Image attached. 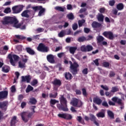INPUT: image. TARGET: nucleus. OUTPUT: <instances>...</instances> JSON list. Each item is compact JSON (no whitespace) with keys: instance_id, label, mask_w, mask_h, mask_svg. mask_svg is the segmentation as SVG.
<instances>
[{"instance_id":"obj_1","label":"nucleus","mask_w":126,"mask_h":126,"mask_svg":"<svg viewBox=\"0 0 126 126\" xmlns=\"http://www.w3.org/2000/svg\"><path fill=\"white\" fill-rule=\"evenodd\" d=\"M18 20H17L16 17L8 16L4 17L1 22L3 25H8V24H10L11 25H13V27L17 29L20 28L21 30H25L26 29V26L24 25L22 26V24L18 23Z\"/></svg>"},{"instance_id":"obj_2","label":"nucleus","mask_w":126,"mask_h":126,"mask_svg":"<svg viewBox=\"0 0 126 126\" xmlns=\"http://www.w3.org/2000/svg\"><path fill=\"white\" fill-rule=\"evenodd\" d=\"M59 98L60 103L57 104V107L60 111H63V112H68V108H67V100L66 98L64 97V95H61Z\"/></svg>"},{"instance_id":"obj_3","label":"nucleus","mask_w":126,"mask_h":126,"mask_svg":"<svg viewBox=\"0 0 126 126\" xmlns=\"http://www.w3.org/2000/svg\"><path fill=\"white\" fill-rule=\"evenodd\" d=\"M32 107L33 108H32V112H23L21 114L22 120L23 121V122H24V123H28L30 119H32L34 113H36V112L35 111V108H36V106H32Z\"/></svg>"},{"instance_id":"obj_4","label":"nucleus","mask_w":126,"mask_h":126,"mask_svg":"<svg viewBox=\"0 0 126 126\" xmlns=\"http://www.w3.org/2000/svg\"><path fill=\"white\" fill-rule=\"evenodd\" d=\"M69 63L70 64V72L73 75H75V74H77L78 72V67H79V64L77 63V62L76 61H74L72 63L71 61H69Z\"/></svg>"},{"instance_id":"obj_5","label":"nucleus","mask_w":126,"mask_h":126,"mask_svg":"<svg viewBox=\"0 0 126 126\" xmlns=\"http://www.w3.org/2000/svg\"><path fill=\"white\" fill-rule=\"evenodd\" d=\"M7 58L10 60V63L13 66H15V62H18L19 60V56L15 54H9Z\"/></svg>"},{"instance_id":"obj_6","label":"nucleus","mask_w":126,"mask_h":126,"mask_svg":"<svg viewBox=\"0 0 126 126\" xmlns=\"http://www.w3.org/2000/svg\"><path fill=\"white\" fill-rule=\"evenodd\" d=\"M37 50L38 52H41V53H48L49 52V47L46 46L45 44L40 43L37 46Z\"/></svg>"},{"instance_id":"obj_7","label":"nucleus","mask_w":126,"mask_h":126,"mask_svg":"<svg viewBox=\"0 0 126 126\" xmlns=\"http://www.w3.org/2000/svg\"><path fill=\"white\" fill-rule=\"evenodd\" d=\"M34 11H37V10H39L38 12V16H42L43 13L46 11V9L43 8L42 6H35L32 7Z\"/></svg>"},{"instance_id":"obj_8","label":"nucleus","mask_w":126,"mask_h":126,"mask_svg":"<svg viewBox=\"0 0 126 126\" xmlns=\"http://www.w3.org/2000/svg\"><path fill=\"white\" fill-rule=\"evenodd\" d=\"M112 101L113 102H114V103H117L119 106H121V109L123 110L124 109V102H123V100L121 98H119L118 97L114 96L111 99Z\"/></svg>"},{"instance_id":"obj_9","label":"nucleus","mask_w":126,"mask_h":126,"mask_svg":"<svg viewBox=\"0 0 126 126\" xmlns=\"http://www.w3.org/2000/svg\"><path fill=\"white\" fill-rule=\"evenodd\" d=\"M8 107V101L7 100L0 101V109L2 112H6Z\"/></svg>"},{"instance_id":"obj_10","label":"nucleus","mask_w":126,"mask_h":126,"mask_svg":"<svg viewBox=\"0 0 126 126\" xmlns=\"http://www.w3.org/2000/svg\"><path fill=\"white\" fill-rule=\"evenodd\" d=\"M79 102V100L76 98H73L72 100L70 102L71 105L73 106V107H77L78 108H80L82 106V102Z\"/></svg>"},{"instance_id":"obj_11","label":"nucleus","mask_w":126,"mask_h":126,"mask_svg":"<svg viewBox=\"0 0 126 126\" xmlns=\"http://www.w3.org/2000/svg\"><path fill=\"white\" fill-rule=\"evenodd\" d=\"M102 35L104 37L107 38V39H109V40H113L115 38L114 33L111 31H105L102 33Z\"/></svg>"},{"instance_id":"obj_12","label":"nucleus","mask_w":126,"mask_h":126,"mask_svg":"<svg viewBox=\"0 0 126 126\" xmlns=\"http://www.w3.org/2000/svg\"><path fill=\"white\" fill-rule=\"evenodd\" d=\"M93 50V47L90 45H82L81 47V52H91Z\"/></svg>"},{"instance_id":"obj_13","label":"nucleus","mask_w":126,"mask_h":126,"mask_svg":"<svg viewBox=\"0 0 126 126\" xmlns=\"http://www.w3.org/2000/svg\"><path fill=\"white\" fill-rule=\"evenodd\" d=\"M58 117L61 119H64V120H71L72 119V116L70 114L63 113V114H59Z\"/></svg>"},{"instance_id":"obj_14","label":"nucleus","mask_w":126,"mask_h":126,"mask_svg":"<svg viewBox=\"0 0 126 126\" xmlns=\"http://www.w3.org/2000/svg\"><path fill=\"white\" fill-rule=\"evenodd\" d=\"M13 13H19L22 11L23 7L22 6H14L12 8Z\"/></svg>"},{"instance_id":"obj_15","label":"nucleus","mask_w":126,"mask_h":126,"mask_svg":"<svg viewBox=\"0 0 126 126\" xmlns=\"http://www.w3.org/2000/svg\"><path fill=\"white\" fill-rule=\"evenodd\" d=\"M7 96H8V91H2L0 92V100L7 99Z\"/></svg>"},{"instance_id":"obj_16","label":"nucleus","mask_w":126,"mask_h":126,"mask_svg":"<svg viewBox=\"0 0 126 126\" xmlns=\"http://www.w3.org/2000/svg\"><path fill=\"white\" fill-rule=\"evenodd\" d=\"M47 60L50 63H55L56 61H55V57L52 54H49L46 57Z\"/></svg>"},{"instance_id":"obj_17","label":"nucleus","mask_w":126,"mask_h":126,"mask_svg":"<svg viewBox=\"0 0 126 126\" xmlns=\"http://www.w3.org/2000/svg\"><path fill=\"white\" fill-rule=\"evenodd\" d=\"M21 78L22 82H25L26 81L27 83H30V81H31V76L29 75L25 76H22Z\"/></svg>"},{"instance_id":"obj_18","label":"nucleus","mask_w":126,"mask_h":126,"mask_svg":"<svg viewBox=\"0 0 126 126\" xmlns=\"http://www.w3.org/2000/svg\"><path fill=\"white\" fill-rule=\"evenodd\" d=\"M90 120L91 122H93L94 124L96 126H99V123L97 122V118L93 114L90 115Z\"/></svg>"},{"instance_id":"obj_19","label":"nucleus","mask_w":126,"mask_h":126,"mask_svg":"<svg viewBox=\"0 0 126 126\" xmlns=\"http://www.w3.org/2000/svg\"><path fill=\"white\" fill-rule=\"evenodd\" d=\"M52 83L54 86H58V87H60L61 85H62V81H61V80L55 79L52 82Z\"/></svg>"},{"instance_id":"obj_20","label":"nucleus","mask_w":126,"mask_h":126,"mask_svg":"<svg viewBox=\"0 0 126 126\" xmlns=\"http://www.w3.org/2000/svg\"><path fill=\"white\" fill-rule=\"evenodd\" d=\"M64 76L66 80H71L73 78V76H72V75L69 72H66L64 74Z\"/></svg>"},{"instance_id":"obj_21","label":"nucleus","mask_w":126,"mask_h":126,"mask_svg":"<svg viewBox=\"0 0 126 126\" xmlns=\"http://www.w3.org/2000/svg\"><path fill=\"white\" fill-rule=\"evenodd\" d=\"M26 51H27V53L31 56H34V55L36 54L34 50L32 49L31 47H27L26 48Z\"/></svg>"},{"instance_id":"obj_22","label":"nucleus","mask_w":126,"mask_h":126,"mask_svg":"<svg viewBox=\"0 0 126 126\" xmlns=\"http://www.w3.org/2000/svg\"><path fill=\"white\" fill-rule=\"evenodd\" d=\"M92 26L93 28H100L102 27V24L94 21L92 23Z\"/></svg>"},{"instance_id":"obj_23","label":"nucleus","mask_w":126,"mask_h":126,"mask_svg":"<svg viewBox=\"0 0 126 126\" xmlns=\"http://www.w3.org/2000/svg\"><path fill=\"white\" fill-rule=\"evenodd\" d=\"M17 123V117L13 116L10 121V126H15V124Z\"/></svg>"},{"instance_id":"obj_24","label":"nucleus","mask_w":126,"mask_h":126,"mask_svg":"<svg viewBox=\"0 0 126 126\" xmlns=\"http://www.w3.org/2000/svg\"><path fill=\"white\" fill-rule=\"evenodd\" d=\"M93 102L96 104V105H101L102 104V99H100L99 97H94L93 98Z\"/></svg>"},{"instance_id":"obj_25","label":"nucleus","mask_w":126,"mask_h":126,"mask_svg":"<svg viewBox=\"0 0 126 126\" xmlns=\"http://www.w3.org/2000/svg\"><path fill=\"white\" fill-rule=\"evenodd\" d=\"M107 116L109 117L111 120H114V119H115V115L111 110H107Z\"/></svg>"},{"instance_id":"obj_26","label":"nucleus","mask_w":126,"mask_h":126,"mask_svg":"<svg viewBox=\"0 0 126 126\" xmlns=\"http://www.w3.org/2000/svg\"><path fill=\"white\" fill-rule=\"evenodd\" d=\"M29 103L31 104V105H36L37 104V99L35 97L30 98Z\"/></svg>"},{"instance_id":"obj_27","label":"nucleus","mask_w":126,"mask_h":126,"mask_svg":"<svg viewBox=\"0 0 126 126\" xmlns=\"http://www.w3.org/2000/svg\"><path fill=\"white\" fill-rule=\"evenodd\" d=\"M28 12H29V10H26L22 13L21 16L22 17H26V18H29V15L28 14Z\"/></svg>"},{"instance_id":"obj_28","label":"nucleus","mask_w":126,"mask_h":126,"mask_svg":"<svg viewBox=\"0 0 126 126\" xmlns=\"http://www.w3.org/2000/svg\"><path fill=\"white\" fill-rule=\"evenodd\" d=\"M9 70L10 68L8 66L5 65L2 67V71H3V72H5V73L9 72Z\"/></svg>"},{"instance_id":"obj_29","label":"nucleus","mask_w":126,"mask_h":126,"mask_svg":"<svg viewBox=\"0 0 126 126\" xmlns=\"http://www.w3.org/2000/svg\"><path fill=\"white\" fill-rule=\"evenodd\" d=\"M124 4L123 3H119L116 6V8L118 10H123L124 9Z\"/></svg>"},{"instance_id":"obj_30","label":"nucleus","mask_w":126,"mask_h":126,"mask_svg":"<svg viewBox=\"0 0 126 126\" xmlns=\"http://www.w3.org/2000/svg\"><path fill=\"white\" fill-rule=\"evenodd\" d=\"M97 118H105V111H101L98 112L96 115Z\"/></svg>"},{"instance_id":"obj_31","label":"nucleus","mask_w":126,"mask_h":126,"mask_svg":"<svg viewBox=\"0 0 126 126\" xmlns=\"http://www.w3.org/2000/svg\"><path fill=\"white\" fill-rule=\"evenodd\" d=\"M77 50V47H70L69 48V52L70 54H72V55H74V53H75V51Z\"/></svg>"},{"instance_id":"obj_32","label":"nucleus","mask_w":126,"mask_h":126,"mask_svg":"<svg viewBox=\"0 0 126 126\" xmlns=\"http://www.w3.org/2000/svg\"><path fill=\"white\" fill-rule=\"evenodd\" d=\"M59 100H57L55 99H51L50 101L51 107H54L53 105H56L57 103H59Z\"/></svg>"},{"instance_id":"obj_33","label":"nucleus","mask_w":126,"mask_h":126,"mask_svg":"<svg viewBox=\"0 0 126 126\" xmlns=\"http://www.w3.org/2000/svg\"><path fill=\"white\" fill-rule=\"evenodd\" d=\"M57 96H58V92H53V93H51L49 94L50 98H57Z\"/></svg>"},{"instance_id":"obj_34","label":"nucleus","mask_w":126,"mask_h":126,"mask_svg":"<svg viewBox=\"0 0 126 126\" xmlns=\"http://www.w3.org/2000/svg\"><path fill=\"white\" fill-rule=\"evenodd\" d=\"M104 17H105L104 16V15H103V14H99L97 16V20L99 21H100V22H103V21H104Z\"/></svg>"},{"instance_id":"obj_35","label":"nucleus","mask_w":126,"mask_h":126,"mask_svg":"<svg viewBox=\"0 0 126 126\" xmlns=\"http://www.w3.org/2000/svg\"><path fill=\"white\" fill-rule=\"evenodd\" d=\"M34 88L31 86L30 85H29L26 90V93H29L31 91H33Z\"/></svg>"},{"instance_id":"obj_36","label":"nucleus","mask_w":126,"mask_h":126,"mask_svg":"<svg viewBox=\"0 0 126 126\" xmlns=\"http://www.w3.org/2000/svg\"><path fill=\"white\" fill-rule=\"evenodd\" d=\"M67 18L69 20H73L74 19V15L72 13H70L67 15Z\"/></svg>"},{"instance_id":"obj_37","label":"nucleus","mask_w":126,"mask_h":126,"mask_svg":"<svg viewBox=\"0 0 126 126\" xmlns=\"http://www.w3.org/2000/svg\"><path fill=\"white\" fill-rule=\"evenodd\" d=\"M86 40V37H85V36H81L78 38L77 41L80 43H82V42H85Z\"/></svg>"},{"instance_id":"obj_38","label":"nucleus","mask_w":126,"mask_h":126,"mask_svg":"<svg viewBox=\"0 0 126 126\" xmlns=\"http://www.w3.org/2000/svg\"><path fill=\"white\" fill-rule=\"evenodd\" d=\"M55 9L56 10H58V11H62V12H63L64 11V9H63L62 7L57 6L55 7Z\"/></svg>"},{"instance_id":"obj_39","label":"nucleus","mask_w":126,"mask_h":126,"mask_svg":"<svg viewBox=\"0 0 126 126\" xmlns=\"http://www.w3.org/2000/svg\"><path fill=\"white\" fill-rule=\"evenodd\" d=\"M65 35V32H64V31L63 30H62L58 34V37H60V38H63V37H64Z\"/></svg>"},{"instance_id":"obj_40","label":"nucleus","mask_w":126,"mask_h":126,"mask_svg":"<svg viewBox=\"0 0 126 126\" xmlns=\"http://www.w3.org/2000/svg\"><path fill=\"white\" fill-rule=\"evenodd\" d=\"M18 63H19V67H20V68H24L26 67V64H25V63H23L22 62L20 61Z\"/></svg>"},{"instance_id":"obj_41","label":"nucleus","mask_w":126,"mask_h":126,"mask_svg":"<svg viewBox=\"0 0 126 126\" xmlns=\"http://www.w3.org/2000/svg\"><path fill=\"white\" fill-rule=\"evenodd\" d=\"M96 40L98 43H101V42L104 41V37L101 35H99L96 38Z\"/></svg>"},{"instance_id":"obj_42","label":"nucleus","mask_w":126,"mask_h":126,"mask_svg":"<svg viewBox=\"0 0 126 126\" xmlns=\"http://www.w3.org/2000/svg\"><path fill=\"white\" fill-rule=\"evenodd\" d=\"M15 37L17 39H18L19 40H25V39H26V37L20 35H16Z\"/></svg>"},{"instance_id":"obj_43","label":"nucleus","mask_w":126,"mask_h":126,"mask_svg":"<svg viewBox=\"0 0 126 126\" xmlns=\"http://www.w3.org/2000/svg\"><path fill=\"white\" fill-rule=\"evenodd\" d=\"M84 23H85V20L82 19V20L78 21L79 27H81L83 25Z\"/></svg>"},{"instance_id":"obj_44","label":"nucleus","mask_w":126,"mask_h":126,"mask_svg":"<svg viewBox=\"0 0 126 126\" xmlns=\"http://www.w3.org/2000/svg\"><path fill=\"white\" fill-rule=\"evenodd\" d=\"M119 90L118 87L115 86V87H112L111 92H112V93H115V92H117V91H119Z\"/></svg>"},{"instance_id":"obj_45","label":"nucleus","mask_w":126,"mask_h":126,"mask_svg":"<svg viewBox=\"0 0 126 126\" xmlns=\"http://www.w3.org/2000/svg\"><path fill=\"white\" fill-rule=\"evenodd\" d=\"M82 94L83 96H84L85 97H87V92L86 91V89L85 88L82 89Z\"/></svg>"},{"instance_id":"obj_46","label":"nucleus","mask_w":126,"mask_h":126,"mask_svg":"<svg viewBox=\"0 0 126 126\" xmlns=\"http://www.w3.org/2000/svg\"><path fill=\"white\" fill-rule=\"evenodd\" d=\"M102 65L104 67H109V66H110V63H109V62H104L102 63Z\"/></svg>"},{"instance_id":"obj_47","label":"nucleus","mask_w":126,"mask_h":126,"mask_svg":"<svg viewBox=\"0 0 126 126\" xmlns=\"http://www.w3.org/2000/svg\"><path fill=\"white\" fill-rule=\"evenodd\" d=\"M116 3V1L115 0H112L109 1V4L110 6H114Z\"/></svg>"},{"instance_id":"obj_48","label":"nucleus","mask_w":126,"mask_h":126,"mask_svg":"<svg viewBox=\"0 0 126 126\" xmlns=\"http://www.w3.org/2000/svg\"><path fill=\"white\" fill-rule=\"evenodd\" d=\"M37 84H38V80L36 79L33 80L31 83V85H32V86H35V85H37Z\"/></svg>"},{"instance_id":"obj_49","label":"nucleus","mask_w":126,"mask_h":126,"mask_svg":"<svg viewBox=\"0 0 126 126\" xmlns=\"http://www.w3.org/2000/svg\"><path fill=\"white\" fill-rule=\"evenodd\" d=\"M83 74L86 75V74H88V68H86L84 69L82 71Z\"/></svg>"},{"instance_id":"obj_50","label":"nucleus","mask_w":126,"mask_h":126,"mask_svg":"<svg viewBox=\"0 0 126 126\" xmlns=\"http://www.w3.org/2000/svg\"><path fill=\"white\" fill-rule=\"evenodd\" d=\"M102 106H103V107H105V108L109 107V105L108 104V102H107V101H103L102 103Z\"/></svg>"},{"instance_id":"obj_51","label":"nucleus","mask_w":126,"mask_h":126,"mask_svg":"<svg viewBox=\"0 0 126 126\" xmlns=\"http://www.w3.org/2000/svg\"><path fill=\"white\" fill-rule=\"evenodd\" d=\"M11 10H10V8L8 7V8H6L4 10L3 12L4 13H9V12H10Z\"/></svg>"},{"instance_id":"obj_52","label":"nucleus","mask_w":126,"mask_h":126,"mask_svg":"<svg viewBox=\"0 0 126 126\" xmlns=\"http://www.w3.org/2000/svg\"><path fill=\"white\" fill-rule=\"evenodd\" d=\"M94 63L96 66H99V59H96L94 61Z\"/></svg>"},{"instance_id":"obj_53","label":"nucleus","mask_w":126,"mask_h":126,"mask_svg":"<svg viewBox=\"0 0 126 126\" xmlns=\"http://www.w3.org/2000/svg\"><path fill=\"white\" fill-rule=\"evenodd\" d=\"M77 28H78V25H77V24L75 23L74 25H73L72 26V29L74 31L76 30V29H77Z\"/></svg>"},{"instance_id":"obj_54","label":"nucleus","mask_w":126,"mask_h":126,"mask_svg":"<svg viewBox=\"0 0 126 126\" xmlns=\"http://www.w3.org/2000/svg\"><path fill=\"white\" fill-rule=\"evenodd\" d=\"M105 10H106L105 7H102L99 8V11L100 13H105Z\"/></svg>"},{"instance_id":"obj_55","label":"nucleus","mask_w":126,"mask_h":126,"mask_svg":"<svg viewBox=\"0 0 126 126\" xmlns=\"http://www.w3.org/2000/svg\"><path fill=\"white\" fill-rule=\"evenodd\" d=\"M66 35H73V32H71V29H69L66 32Z\"/></svg>"},{"instance_id":"obj_56","label":"nucleus","mask_w":126,"mask_h":126,"mask_svg":"<svg viewBox=\"0 0 126 126\" xmlns=\"http://www.w3.org/2000/svg\"><path fill=\"white\" fill-rule=\"evenodd\" d=\"M15 91H16V89L15 88V86H12L11 88V92H12V93H14Z\"/></svg>"},{"instance_id":"obj_57","label":"nucleus","mask_w":126,"mask_h":126,"mask_svg":"<svg viewBox=\"0 0 126 126\" xmlns=\"http://www.w3.org/2000/svg\"><path fill=\"white\" fill-rule=\"evenodd\" d=\"M26 106V102L25 101H23L21 104V107L22 109H24Z\"/></svg>"},{"instance_id":"obj_58","label":"nucleus","mask_w":126,"mask_h":126,"mask_svg":"<svg viewBox=\"0 0 126 126\" xmlns=\"http://www.w3.org/2000/svg\"><path fill=\"white\" fill-rule=\"evenodd\" d=\"M102 89H104V90H105L106 91H108L109 90V88L107 86H104V85H101L100 86Z\"/></svg>"},{"instance_id":"obj_59","label":"nucleus","mask_w":126,"mask_h":126,"mask_svg":"<svg viewBox=\"0 0 126 126\" xmlns=\"http://www.w3.org/2000/svg\"><path fill=\"white\" fill-rule=\"evenodd\" d=\"M24 98V96H23V94H20L18 96L19 101H22V100H23Z\"/></svg>"},{"instance_id":"obj_60","label":"nucleus","mask_w":126,"mask_h":126,"mask_svg":"<svg viewBox=\"0 0 126 126\" xmlns=\"http://www.w3.org/2000/svg\"><path fill=\"white\" fill-rule=\"evenodd\" d=\"M116 75V73L113 71H111L109 73V77H114Z\"/></svg>"},{"instance_id":"obj_61","label":"nucleus","mask_w":126,"mask_h":126,"mask_svg":"<svg viewBox=\"0 0 126 126\" xmlns=\"http://www.w3.org/2000/svg\"><path fill=\"white\" fill-rule=\"evenodd\" d=\"M64 55V53L61 52L58 54V58H61L62 57H63Z\"/></svg>"},{"instance_id":"obj_62","label":"nucleus","mask_w":126,"mask_h":126,"mask_svg":"<svg viewBox=\"0 0 126 126\" xmlns=\"http://www.w3.org/2000/svg\"><path fill=\"white\" fill-rule=\"evenodd\" d=\"M84 30L85 33H86L87 34H88V33H89L90 32V29H89L87 28H85Z\"/></svg>"},{"instance_id":"obj_63","label":"nucleus","mask_w":126,"mask_h":126,"mask_svg":"<svg viewBox=\"0 0 126 126\" xmlns=\"http://www.w3.org/2000/svg\"><path fill=\"white\" fill-rule=\"evenodd\" d=\"M75 92L76 95H81V91L79 90H76Z\"/></svg>"},{"instance_id":"obj_64","label":"nucleus","mask_w":126,"mask_h":126,"mask_svg":"<svg viewBox=\"0 0 126 126\" xmlns=\"http://www.w3.org/2000/svg\"><path fill=\"white\" fill-rule=\"evenodd\" d=\"M67 9H68V10H70L72 9V6L71 5V4L67 5Z\"/></svg>"}]
</instances>
